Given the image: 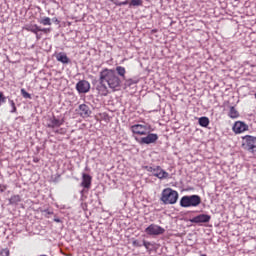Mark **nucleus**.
Instances as JSON below:
<instances>
[{"mask_svg": "<svg viewBox=\"0 0 256 256\" xmlns=\"http://www.w3.org/2000/svg\"><path fill=\"white\" fill-rule=\"evenodd\" d=\"M63 123H65L64 119H59L55 116H53L52 118H50L49 123H48V127L50 129H55L57 127H61V125H63Z\"/></svg>", "mask_w": 256, "mask_h": 256, "instance_id": "nucleus-13", "label": "nucleus"}, {"mask_svg": "<svg viewBox=\"0 0 256 256\" xmlns=\"http://www.w3.org/2000/svg\"><path fill=\"white\" fill-rule=\"evenodd\" d=\"M145 233H146V235L157 237V236L163 235L165 233V228H163L157 224H150L145 229Z\"/></svg>", "mask_w": 256, "mask_h": 256, "instance_id": "nucleus-7", "label": "nucleus"}, {"mask_svg": "<svg viewBox=\"0 0 256 256\" xmlns=\"http://www.w3.org/2000/svg\"><path fill=\"white\" fill-rule=\"evenodd\" d=\"M199 126L200 127H209V119L205 116L200 117L198 120Z\"/></svg>", "mask_w": 256, "mask_h": 256, "instance_id": "nucleus-20", "label": "nucleus"}, {"mask_svg": "<svg viewBox=\"0 0 256 256\" xmlns=\"http://www.w3.org/2000/svg\"><path fill=\"white\" fill-rule=\"evenodd\" d=\"M24 29L25 31H30V33H34V35H36L37 41L42 39L43 36L41 33H45V35H47L48 33H51V28H41L37 24L26 25Z\"/></svg>", "mask_w": 256, "mask_h": 256, "instance_id": "nucleus-4", "label": "nucleus"}, {"mask_svg": "<svg viewBox=\"0 0 256 256\" xmlns=\"http://www.w3.org/2000/svg\"><path fill=\"white\" fill-rule=\"evenodd\" d=\"M159 140V135L155 133H148L146 137H142L139 140L140 145H151L157 143Z\"/></svg>", "mask_w": 256, "mask_h": 256, "instance_id": "nucleus-9", "label": "nucleus"}, {"mask_svg": "<svg viewBox=\"0 0 256 256\" xmlns=\"http://www.w3.org/2000/svg\"><path fill=\"white\" fill-rule=\"evenodd\" d=\"M143 245L146 249H149V246L151 245L150 242H147V241H143Z\"/></svg>", "mask_w": 256, "mask_h": 256, "instance_id": "nucleus-31", "label": "nucleus"}, {"mask_svg": "<svg viewBox=\"0 0 256 256\" xmlns=\"http://www.w3.org/2000/svg\"><path fill=\"white\" fill-rule=\"evenodd\" d=\"M40 23H41V25H45V26L51 25V18H49V17H44V18H42V19L40 20Z\"/></svg>", "mask_w": 256, "mask_h": 256, "instance_id": "nucleus-24", "label": "nucleus"}, {"mask_svg": "<svg viewBox=\"0 0 256 256\" xmlns=\"http://www.w3.org/2000/svg\"><path fill=\"white\" fill-rule=\"evenodd\" d=\"M199 205H201V196L199 195L183 196L180 200L181 207H199Z\"/></svg>", "mask_w": 256, "mask_h": 256, "instance_id": "nucleus-3", "label": "nucleus"}, {"mask_svg": "<svg viewBox=\"0 0 256 256\" xmlns=\"http://www.w3.org/2000/svg\"><path fill=\"white\" fill-rule=\"evenodd\" d=\"M178 199H179V192L171 188H166L161 193L160 201H162L164 205H175Z\"/></svg>", "mask_w": 256, "mask_h": 256, "instance_id": "nucleus-2", "label": "nucleus"}, {"mask_svg": "<svg viewBox=\"0 0 256 256\" xmlns=\"http://www.w3.org/2000/svg\"><path fill=\"white\" fill-rule=\"evenodd\" d=\"M10 106L12 109L10 110V113H17V106H15V101L9 100Z\"/></svg>", "mask_w": 256, "mask_h": 256, "instance_id": "nucleus-25", "label": "nucleus"}, {"mask_svg": "<svg viewBox=\"0 0 256 256\" xmlns=\"http://www.w3.org/2000/svg\"><path fill=\"white\" fill-rule=\"evenodd\" d=\"M78 113L80 117L85 119L91 115V109L86 104H80L78 107Z\"/></svg>", "mask_w": 256, "mask_h": 256, "instance_id": "nucleus-14", "label": "nucleus"}, {"mask_svg": "<svg viewBox=\"0 0 256 256\" xmlns=\"http://www.w3.org/2000/svg\"><path fill=\"white\" fill-rule=\"evenodd\" d=\"M76 90L78 91V93H89V91L91 90V84L87 80H80L76 84Z\"/></svg>", "mask_w": 256, "mask_h": 256, "instance_id": "nucleus-11", "label": "nucleus"}, {"mask_svg": "<svg viewBox=\"0 0 256 256\" xmlns=\"http://www.w3.org/2000/svg\"><path fill=\"white\" fill-rule=\"evenodd\" d=\"M44 213H48V215H53V212H49L48 210H44Z\"/></svg>", "mask_w": 256, "mask_h": 256, "instance_id": "nucleus-32", "label": "nucleus"}, {"mask_svg": "<svg viewBox=\"0 0 256 256\" xmlns=\"http://www.w3.org/2000/svg\"><path fill=\"white\" fill-rule=\"evenodd\" d=\"M56 133H59L60 135H65V133H67V130L64 128H60L56 131Z\"/></svg>", "mask_w": 256, "mask_h": 256, "instance_id": "nucleus-30", "label": "nucleus"}, {"mask_svg": "<svg viewBox=\"0 0 256 256\" xmlns=\"http://www.w3.org/2000/svg\"><path fill=\"white\" fill-rule=\"evenodd\" d=\"M110 3L116 5V7H122V5H129V0H109Z\"/></svg>", "mask_w": 256, "mask_h": 256, "instance_id": "nucleus-19", "label": "nucleus"}, {"mask_svg": "<svg viewBox=\"0 0 256 256\" xmlns=\"http://www.w3.org/2000/svg\"><path fill=\"white\" fill-rule=\"evenodd\" d=\"M211 221V216L207 214H200L192 219H190L191 223H209Z\"/></svg>", "mask_w": 256, "mask_h": 256, "instance_id": "nucleus-12", "label": "nucleus"}, {"mask_svg": "<svg viewBox=\"0 0 256 256\" xmlns=\"http://www.w3.org/2000/svg\"><path fill=\"white\" fill-rule=\"evenodd\" d=\"M131 131L134 135H147L151 131V125L135 124L131 126Z\"/></svg>", "mask_w": 256, "mask_h": 256, "instance_id": "nucleus-8", "label": "nucleus"}, {"mask_svg": "<svg viewBox=\"0 0 256 256\" xmlns=\"http://www.w3.org/2000/svg\"><path fill=\"white\" fill-rule=\"evenodd\" d=\"M143 5V0H130V7H141Z\"/></svg>", "mask_w": 256, "mask_h": 256, "instance_id": "nucleus-23", "label": "nucleus"}, {"mask_svg": "<svg viewBox=\"0 0 256 256\" xmlns=\"http://www.w3.org/2000/svg\"><path fill=\"white\" fill-rule=\"evenodd\" d=\"M116 73L122 77V79H125V74L127 73V70L123 66H117L116 67Z\"/></svg>", "mask_w": 256, "mask_h": 256, "instance_id": "nucleus-21", "label": "nucleus"}, {"mask_svg": "<svg viewBox=\"0 0 256 256\" xmlns=\"http://www.w3.org/2000/svg\"><path fill=\"white\" fill-rule=\"evenodd\" d=\"M255 98H256V93H255Z\"/></svg>", "mask_w": 256, "mask_h": 256, "instance_id": "nucleus-34", "label": "nucleus"}, {"mask_svg": "<svg viewBox=\"0 0 256 256\" xmlns=\"http://www.w3.org/2000/svg\"><path fill=\"white\" fill-rule=\"evenodd\" d=\"M97 91L102 97H107V95H109V89L105 83H100V85L97 87Z\"/></svg>", "mask_w": 256, "mask_h": 256, "instance_id": "nucleus-16", "label": "nucleus"}, {"mask_svg": "<svg viewBox=\"0 0 256 256\" xmlns=\"http://www.w3.org/2000/svg\"><path fill=\"white\" fill-rule=\"evenodd\" d=\"M81 187H84V189H91V176L89 174L82 175Z\"/></svg>", "mask_w": 256, "mask_h": 256, "instance_id": "nucleus-15", "label": "nucleus"}, {"mask_svg": "<svg viewBox=\"0 0 256 256\" xmlns=\"http://www.w3.org/2000/svg\"><path fill=\"white\" fill-rule=\"evenodd\" d=\"M132 245H133L134 247H143V244H141V242H139L138 240H134V241L132 242Z\"/></svg>", "mask_w": 256, "mask_h": 256, "instance_id": "nucleus-29", "label": "nucleus"}, {"mask_svg": "<svg viewBox=\"0 0 256 256\" xmlns=\"http://www.w3.org/2000/svg\"><path fill=\"white\" fill-rule=\"evenodd\" d=\"M0 256H10L9 248L2 249L0 251Z\"/></svg>", "mask_w": 256, "mask_h": 256, "instance_id": "nucleus-27", "label": "nucleus"}, {"mask_svg": "<svg viewBox=\"0 0 256 256\" xmlns=\"http://www.w3.org/2000/svg\"><path fill=\"white\" fill-rule=\"evenodd\" d=\"M10 205H17V203H21V196L20 195H13L9 199Z\"/></svg>", "mask_w": 256, "mask_h": 256, "instance_id": "nucleus-22", "label": "nucleus"}, {"mask_svg": "<svg viewBox=\"0 0 256 256\" xmlns=\"http://www.w3.org/2000/svg\"><path fill=\"white\" fill-rule=\"evenodd\" d=\"M242 147L249 153H256V137L251 135L242 137Z\"/></svg>", "mask_w": 256, "mask_h": 256, "instance_id": "nucleus-5", "label": "nucleus"}, {"mask_svg": "<svg viewBox=\"0 0 256 256\" xmlns=\"http://www.w3.org/2000/svg\"><path fill=\"white\" fill-rule=\"evenodd\" d=\"M21 94L25 99H31V94H29L25 89H21Z\"/></svg>", "mask_w": 256, "mask_h": 256, "instance_id": "nucleus-26", "label": "nucleus"}, {"mask_svg": "<svg viewBox=\"0 0 256 256\" xmlns=\"http://www.w3.org/2000/svg\"><path fill=\"white\" fill-rule=\"evenodd\" d=\"M7 101V98L5 95H3V92H0V106L2 103H5Z\"/></svg>", "mask_w": 256, "mask_h": 256, "instance_id": "nucleus-28", "label": "nucleus"}, {"mask_svg": "<svg viewBox=\"0 0 256 256\" xmlns=\"http://www.w3.org/2000/svg\"><path fill=\"white\" fill-rule=\"evenodd\" d=\"M228 117H230V119H237L239 117V111L235 109V106L230 107Z\"/></svg>", "mask_w": 256, "mask_h": 256, "instance_id": "nucleus-18", "label": "nucleus"}, {"mask_svg": "<svg viewBox=\"0 0 256 256\" xmlns=\"http://www.w3.org/2000/svg\"><path fill=\"white\" fill-rule=\"evenodd\" d=\"M232 131L236 135H241V133H245V131H249V125H247L243 121H236L232 127Z\"/></svg>", "mask_w": 256, "mask_h": 256, "instance_id": "nucleus-10", "label": "nucleus"}, {"mask_svg": "<svg viewBox=\"0 0 256 256\" xmlns=\"http://www.w3.org/2000/svg\"><path fill=\"white\" fill-rule=\"evenodd\" d=\"M145 169L149 173H152V175L154 177H157V179H168L169 178V172L163 170V168H161V166H156V167L146 166Z\"/></svg>", "mask_w": 256, "mask_h": 256, "instance_id": "nucleus-6", "label": "nucleus"}, {"mask_svg": "<svg viewBox=\"0 0 256 256\" xmlns=\"http://www.w3.org/2000/svg\"><path fill=\"white\" fill-rule=\"evenodd\" d=\"M100 83H106L112 91L121 89V78L114 69L104 68L99 75Z\"/></svg>", "mask_w": 256, "mask_h": 256, "instance_id": "nucleus-1", "label": "nucleus"}, {"mask_svg": "<svg viewBox=\"0 0 256 256\" xmlns=\"http://www.w3.org/2000/svg\"><path fill=\"white\" fill-rule=\"evenodd\" d=\"M201 256H207L206 254H202Z\"/></svg>", "mask_w": 256, "mask_h": 256, "instance_id": "nucleus-33", "label": "nucleus"}, {"mask_svg": "<svg viewBox=\"0 0 256 256\" xmlns=\"http://www.w3.org/2000/svg\"><path fill=\"white\" fill-rule=\"evenodd\" d=\"M56 59L57 61H59L60 63H64L67 64L69 63V57H67V54L60 52L56 55Z\"/></svg>", "mask_w": 256, "mask_h": 256, "instance_id": "nucleus-17", "label": "nucleus"}]
</instances>
